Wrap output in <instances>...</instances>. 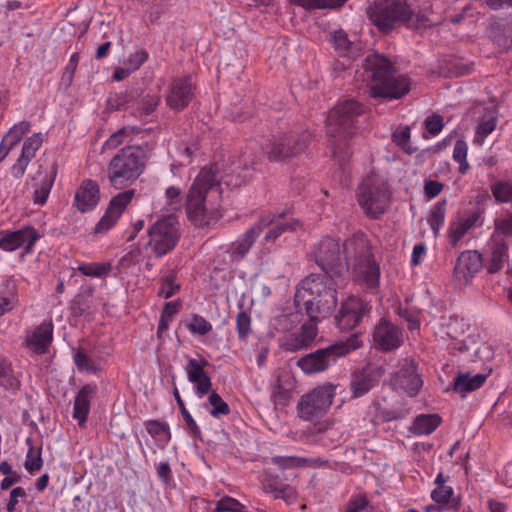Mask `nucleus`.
Masks as SVG:
<instances>
[{
	"mask_svg": "<svg viewBox=\"0 0 512 512\" xmlns=\"http://www.w3.org/2000/svg\"><path fill=\"white\" fill-rule=\"evenodd\" d=\"M364 112L365 107L362 103L347 99L338 103L327 116V136L334 157L341 162L346 161L350 155V140L356 134L358 117Z\"/></svg>",
	"mask_w": 512,
	"mask_h": 512,
	"instance_id": "3",
	"label": "nucleus"
},
{
	"mask_svg": "<svg viewBox=\"0 0 512 512\" xmlns=\"http://www.w3.org/2000/svg\"><path fill=\"white\" fill-rule=\"evenodd\" d=\"M333 41L336 50L342 55L354 57L356 55L358 45L348 39V35L342 31H336L333 35Z\"/></svg>",
	"mask_w": 512,
	"mask_h": 512,
	"instance_id": "43",
	"label": "nucleus"
},
{
	"mask_svg": "<svg viewBox=\"0 0 512 512\" xmlns=\"http://www.w3.org/2000/svg\"><path fill=\"white\" fill-rule=\"evenodd\" d=\"M343 278L321 274H310L301 281L294 296V304L303 303L306 315L311 320H322L332 314L337 306V289Z\"/></svg>",
	"mask_w": 512,
	"mask_h": 512,
	"instance_id": "1",
	"label": "nucleus"
},
{
	"mask_svg": "<svg viewBox=\"0 0 512 512\" xmlns=\"http://www.w3.org/2000/svg\"><path fill=\"white\" fill-rule=\"evenodd\" d=\"M173 395L177 402V405L179 407L181 415L185 421L187 429L189 430V433L195 439L202 440L201 430H200L199 426L197 425V423L195 422V420L193 419V417L191 416V414L189 413V411L186 409L185 404L180 396V393H179L177 387H174Z\"/></svg>",
	"mask_w": 512,
	"mask_h": 512,
	"instance_id": "40",
	"label": "nucleus"
},
{
	"mask_svg": "<svg viewBox=\"0 0 512 512\" xmlns=\"http://www.w3.org/2000/svg\"><path fill=\"white\" fill-rule=\"evenodd\" d=\"M392 141L409 155L416 151L410 144V128L408 126L396 130L392 134Z\"/></svg>",
	"mask_w": 512,
	"mask_h": 512,
	"instance_id": "51",
	"label": "nucleus"
},
{
	"mask_svg": "<svg viewBox=\"0 0 512 512\" xmlns=\"http://www.w3.org/2000/svg\"><path fill=\"white\" fill-rule=\"evenodd\" d=\"M244 506L236 499L225 496L221 498L212 512H242Z\"/></svg>",
	"mask_w": 512,
	"mask_h": 512,
	"instance_id": "56",
	"label": "nucleus"
},
{
	"mask_svg": "<svg viewBox=\"0 0 512 512\" xmlns=\"http://www.w3.org/2000/svg\"><path fill=\"white\" fill-rule=\"evenodd\" d=\"M189 381L195 385V392L200 398L207 395L212 388L211 378L206 372Z\"/></svg>",
	"mask_w": 512,
	"mask_h": 512,
	"instance_id": "57",
	"label": "nucleus"
},
{
	"mask_svg": "<svg viewBox=\"0 0 512 512\" xmlns=\"http://www.w3.org/2000/svg\"><path fill=\"white\" fill-rule=\"evenodd\" d=\"M176 272L170 271L166 275L162 276L160 279V288L158 290V296L168 299L175 295L179 289L180 285L176 283Z\"/></svg>",
	"mask_w": 512,
	"mask_h": 512,
	"instance_id": "44",
	"label": "nucleus"
},
{
	"mask_svg": "<svg viewBox=\"0 0 512 512\" xmlns=\"http://www.w3.org/2000/svg\"><path fill=\"white\" fill-rule=\"evenodd\" d=\"M362 67L370 81L371 97L399 99L410 91L409 78L397 75L395 66L386 56L372 52L365 57Z\"/></svg>",
	"mask_w": 512,
	"mask_h": 512,
	"instance_id": "2",
	"label": "nucleus"
},
{
	"mask_svg": "<svg viewBox=\"0 0 512 512\" xmlns=\"http://www.w3.org/2000/svg\"><path fill=\"white\" fill-rule=\"evenodd\" d=\"M369 501L365 495L352 497L346 507L345 512H362L367 508Z\"/></svg>",
	"mask_w": 512,
	"mask_h": 512,
	"instance_id": "64",
	"label": "nucleus"
},
{
	"mask_svg": "<svg viewBox=\"0 0 512 512\" xmlns=\"http://www.w3.org/2000/svg\"><path fill=\"white\" fill-rule=\"evenodd\" d=\"M309 136L298 133H285L274 137L266 146V154L271 161H288L302 153L308 145Z\"/></svg>",
	"mask_w": 512,
	"mask_h": 512,
	"instance_id": "14",
	"label": "nucleus"
},
{
	"mask_svg": "<svg viewBox=\"0 0 512 512\" xmlns=\"http://www.w3.org/2000/svg\"><path fill=\"white\" fill-rule=\"evenodd\" d=\"M259 235V227L254 224L243 234L239 241L232 244L230 248L231 261L238 263L244 259Z\"/></svg>",
	"mask_w": 512,
	"mask_h": 512,
	"instance_id": "30",
	"label": "nucleus"
},
{
	"mask_svg": "<svg viewBox=\"0 0 512 512\" xmlns=\"http://www.w3.org/2000/svg\"><path fill=\"white\" fill-rule=\"evenodd\" d=\"M160 103V96L157 94H146L139 101H135L134 109L131 114L139 119H145L150 116Z\"/></svg>",
	"mask_w": 512,
	"mask_h": 512,
	"instance_id": "37",
	"label": "nucleus"
},
{
	"mask_svg": "<svg viewBox=\"0 0 512 512\" xmlns=\"http://www.w3.org/2000/svg\"><path fill=\"white\" fill-rule=\"evenodd\" d=\"M18 303V290L15 282L6 280L0 288V317L12 311Z\"/></svg>",
	"mask_w": 512,
	"mask_h": 512,
	"instance_id": "34",
	"label": "nucleus"
},
{
	"mask_svg": "<svg viewBox=\"0 0 512 512\" xmlns=\"http://www.w3.org/2000/svg\"><path fill=\"white\" fill-rule=\"evenodd\" d=\"M320 320H311L305 322L298 333L290 336L284 343V348L288 352H295L302 349H307L314 342L318 329L317 322Z\"/></svg>",
	"mask_w": 512,
	"mask_h": 512,
	"instance_id": "25",
	"label": "nucleus"
},
{
	"mask_svg": "<svg viewBox=\"0 0 512 512\" xmlns=\"http://www.w3.org/2000/svg\"><path fill=\"white\" fill-rule=\"evenodd\" d=\"M293 4L306 10L338 9L348 0H291Z\"/></svg>",
	"mask_w": 512,
	"mask_h": 512,
	"instance_id": "41",
	"label": "nucleus"
},
{
	"mask_svg": "<svg viewBox=\"0 0 512 512\" xmlns=\"http://www.w3.org/2000/svg\"><path fill=\"white\" fill-rule=\"evenodd\" d=\"M468 231L462 226L460 222L453 223L449 228V243L452 247H456L458 242L465 236Z\"/></svg>",
	"mask_w": 512,
	"mask_h": 512,
	"instance_id": "63",
	"label": "nucleus"
},
{
	"mask_svg": "<svg viewBox=\"0 0 512 512\" xmlns=\"http://www.w3.org/2000/svg\"><path fill=\"white\" fill-rule=\"evenodd\" d=\"M148 241L144 244L153 255L161 258L171 252L177 245L181 233L177 218L173 215L163 216L147 230Z\"/></svg>",
	"mask_w": 512,
	"mask_h": 512,
	"instance_id": "10",
	"label": "nucleus"
},
{
	"mask_svg": "<svg viewBox=\"0 0 512 512\" xmlns=\"http://www.w3.org/2000/svg\"><path fill=\"white\" fill-rule=\"evenodd\" d=\"M140 96L138 89L125 90L119 93L110 94L107 105L112 110L134 109L135 101Z\"/></svg>",
	"mask_w": 512,
	"mask_h": 512,
	"instance_id": "35",
	"label": "nucleus"
},
{
	"mask_svg": "<svg viewBox=\"0 0 512 512\" xmlns=\"http://www.w3.org/2000/svg\"><path fill=\"white\" fill-rule=\"evenodd\" d=\"M21 373L16 371L11 361L0 357V387L12 394L21 389Z\"/></svg>",
	"mask_w": 512,
	"mask_h": 512,
	"instance_id": "29",
	"label": "nucleus"
},
{
	"mask_svg": "<svg viewBox=\"0 0 512 512\" xmlns=\"http://www.w3.org/2000/svg\"><path fill=\"white\" fill-rule=\"evenodd\" d=\"M209 365V362L205 358H189L185 366L188 380L205 373L204 368Z\"/></svg>",
	"mask_w": 512,
	"mask_h": 512,
	"instance_id": "55",
	"label": "nucleus"
},
{
	"mask_svg": "<svg viewBox=\"0 0 512 512\" xmlns=\"http://www.w3.org/2000/svg\"><path fill=\"white\" fill-rule=\"evenodd\" d=\"M220 182L215 167L202 168L196 176L186 199L188 218L195 226H206L216 219L215 213L205 203L207 193L218 191Z\"/></svg>",
	"mask_w": 512,
	"mask_h": 512,
	"instance_id": "5",
	"label": "nucleus"
},
{
	"mask_svg": "<svg viewBox=\"0 0 512 512\" xmlns=\"http://www.w3.org/2000/svg\"><path fill=\"white\" fill-rule=\"evenodd\" d=\"M134 194L135 191L131 189L123 191L114 196L110 200L104 215L95 225L93 233L102 234L111 229L116 224L128 204L132 201Z\"/></svg>",
	"mask_w": 512,
	"mask_h": 512,
	"instance_id": "17",
	"label": "nucleus"
},
{
	"mask_svg": "<svg viewBox=\"0 0 512 512\" xmlns=\"http://www.w3.org/2000/svg\"><path fill=\"white\" fill-rule=\"evenodd\" d=\"M468 146L464 140H457L453 149V159L459 163V172L466 174L470 166L467 162Z\"/></svg>",
	"mask_w": 512,
	"mask_h": 512,
	"instance_id": "50",
	"label": "nucleus"
},
{
	"mask_svg": "<svg viewBox=\"0 0 512 512\" xmlns=\"http://www.w3.org/2000/svg\"><path fill=\"white\" fill-rule=\"evenodd\" d=\"M187 329L193 334L206 335L212 330V325L204 317L193 314L191 321L186 324Z\"/></svg>",
	"mask_w": 512,
	"mask_h": 512,
	"instance_id": "53",
	"label": "nucleus"
},
{
	"mask_svg": "<svg viewBox=\"0 0 512 512\" xmlns=\"http://www.w3.org/2000/svg\"><path fill=\"white\" fill-rule=\"evenodd\" d=\"M90 352V349L83 345L73 348V361L79 372L94 373L97 371L98 364Z\"/></svg>",
	"mask_w": 512,
	"mask_h": 512,
	"instance_id": "36",
	"label": "nucleus"
},
{
	"mask_svg": "<svg viewBox=\"0 0 512 512\" xmlns=\"http://www.w3.org/2000/svg\"><path fill=\"white\" fill-rule=\"evenodd\" d=\"M484 265L482 255L477 251H464L457 258L454 276L459 281L467 283Z\"/></svg>",
	"mask_w": 512,
	"mask_h": 512,
	"instance_id": "21",
	"label": "nucleus"
},
{
	"mask_svg": "<svg viewBox=\"0 0 512 512\" xmlns=\"http://www.w3.org/2000/svg\"><path fill=\"white\" fill-rule=\"evenodd\" d=\"M147 432L153 438H159V440L168 443L171 439V432L169 425L159 420H148L145 422Z\"/></svg>",
	"mask_w": 512,
	"mask_h": 512,
	"instance_id": "47",
	"label": "nucleus"
},
{
	"mask_svg": "<svg viewBox=\"0 0 512 512\" xmlns=\"http://www.w3.org/2000/svg\"><path fill=\"white\" fill-rule=\"evenodd\" d=\"M30 127L31 125L28 121H21L15 124L3 137L4 144H8L13 148L30 131Z\"/></svg>",
	"mask_w": 512,
	"mask_h": 512,
	"instance_id": "48",
	"label": "nucleus"
},
{
	"mask_svg": "<svg viewBox=\"0 0 512 512\" xmlns=\"http://www.w3.org/2000/svg\"><path fill=\"white\" fill-rule=\"evenodd\" d=\"M395 381L409 396H415L421 388L423 381L417 372V366L413 360L405 359L400 369L395 374Z\"/></svg>",
	"mask_w": 512,
	"mask_h": 512,
	"instance_id": "23",
	"label": "nucleus"
},
{
	"mask_svg": "<svg viewBox=\"0 0 512 512\" xmlns=\"http://www.w3.org/2000/svg\"><path fill=\"white\" fill-rule=\"evenodd\" d=\"M446 200L436 203L428 217V223L433 230L434 234L437 235L440 228L443 226L446 216Z\"/></svg>",
	"mask_w": 512,
	"mask_h": 512,
	"instance_id": "46",
	"label": "nucleus"
},
{
	"mask_svg": "<svg viewBox=\"0 0 512 512\" xmlns=\"http://www.w3.org/2000/svg\"><path fill=\"white\" fill-rule=\"evenodd\" d=\"M357 199L366 216L380 218L390 204L388 183L378 175L367 176L358 187Z\"/></svg>",
	"mask_w": 512,
	"mask_h": 512,
	"instance_id": "9",
	"label": "nucleus"
},
{
	"mask_svg": "<svg viewBox=\"0 0 512 512\" xmlns=\"http://www.w3.org/2000/svg\"><path fill=\"white\" fill-rule=\"evenodd\" d=\"M345 271L351 268L356 280L374 291L379 286L380 267L373 260L371 247L364 234H355L342 244Z\"/></svg>",
	"mask_w": 512,
	"mask_h": 512,
	"instance_id": "4",
	"label": "nucleus"
},
{
	"mask_svg": "<svg viewBox=\"0 0 512 512\" xmlns=\"http://www.w3.org/2000/svg\"><path fill=\"white\" fill-rule=\"evenodd\" d=\"M109 263H82L78 266V271L88 277H103L110 271Z\"/></svg>",
	"mask_w": 512,
	"mask_h": 512,
	"instance_id": "49",
	"label": "nucleus"
},
{
	"mask_svg": "<svg viewBox=\"0 0 512 512\" xmlns=\"http://www.w3.org/2000/svg\"><path fill=\"white\" fill-rule=\"evenodd\" d=\"M148 59L146 50L141 49L131 53L124 64L129 67L132 72L138 70Z\"/></svg>",
	"mask_w": 512,
	"mask_h": 512,
	"instance_id": "58",
	"label": "nucleus"
},
{
	"mask_svg": "<svg viewBox=\"0 0 512 512\" xmlns=\"http://www.w3.org/2000/svg\"><path fill=\"white\" fill-rule=\"evenodd\" d=\"M490 189L496 202L512 204V181L498 180Z\"/></svg>",
	"mask_w": 512,
	"mask_h": 512,
	"instance_id": "42",
	"label": "nucleus"
},
{
	"mask_svg": "<svg viewBox=\"0 0 512 512\" xmlns=\"http://www.w3.org/2000/svg\"><path fill=\"white\" fill-rule=\"evenodd\" d=\"M236 328L238 338L240 340H246L251 333V317L250 315L241 310L236 316Z\"/></svg>",
	"mask_w": 512,
	"mask_h": 512,
	"instance_id": "54",
	"label": "nucleus"
},
{
	"mask_svg": "<svg viewBox=\"0 0 512 512\" xmlns=\"http://www.w3.org/2000/svg\"><path fill=\"white\" fill-rule=\"evenodd\" d=\"M497 125V113L494 109H489L482 116L479 124L476 127L475 142L482 144L484 139L494 131Z\"/></svg>",
	"mask_w": 512,
	"mask_h": 512,
	"instance_id": "38",
	"label": "nucleus"
},
{
	"mask_svg": "<svg viewBox=\"0 0 512 512\" xmlns=\"http://www.w3.org/2000/svg\"><path fill=\"white\" fill-rule=\"evenodd\" d=\"M488 374H476L471 375L470 373H460L454 379V391L461 393L465 396L467 393L479 389L486 381Z\"/></svg>",
	"mask_w": 512,
	"mask_h": 512,
	"instance_id": "32",
	"label": "nucleus"
},
{
	"mask_svg": "<svg viewBox=\"0 0 512 512\" xmlns=\"http://www.w3.org/2000/svg\"><path fill=\"white\" fill-rule=\"evenodd\" d=\"M335 390L336 385L325 383L301 396L297 403L298 416L305 421L322 418L332 404Z\"/></svg>",
	"mask_w": 512,
	"mask_h": 512,
	"instance_id": "11",
	"label": "nucleus"
},
{
	"mask_svg": "<svg viewBox=\"0 0 512 512\" xmlns=\"http://www.w3.org/2000/svg\"><path fill=\"white\" fill-rule=\"evenodd\" d=\"M297 496V492L292 486L288 484H281L278 490L276 491L274 498L282 499L286 503L291 504L297 500Z\"/></svg>",
	"mask_w": 512,
	"mask_h": 512,
	"instance_id": "60",
	"label": "nucleus"
},
{
	"mask_svg": "<svg viewBox=\"0 0 512 512\" xmlns=\"http://www.w3.org/2000/svg\"><path fill=\"white\" fill-rule=\"evenodd\" d=\"M495 233L503 236L512 235V213L507 217L496 219L494 222Z\"/></svg>",
	"mask_w": 512,
	"mask_h": 512,
	"instance_id": "62",
	"label": "nucleus"
},
{
	"mask_svg": "<svg viewBox=\"0 0 512 512\" xmlns=\"http://www.w3.org/2000/svg\"><path fill=\"white\" fill-rule=\"evenodd\" d=\"M366 14L371 23L384 34L406 25L413 17L407 0H374L367 6Z\"/></svg>",
	"mask_w": 512,
	"mask_h": 512,
	"instance_id": "7",
	"label": "nucleus"
},
{
	"mask_svg": "<svg viewBox=\"0 0 512 512\" xmlns=\"http://www.w3.org/2000/svg\"><path fill=\"white\" fill-rule=\"evenodd\" d=\"M290 215L291 208H285L281 212L269 213L258 219L255 226L259 227V234L268 229L263 238L266 243H274L284 233H293L303 228L302 221Z\"/></svg>",
	"mask_w": 512,
	"mask_h": 512,
	"instance_id": "13",
	"label": "nucleus"
},
{
	"mask_svg": "<svg viewBox=\"0 0 512 512\" xmlns=\"http://www.w3.org/2000/svg\"><path fill=\"white\" fill-rule=\"evenodd\" d=\"M371 311V305L366 300L349 296L341 302L340 308L335 315V325L341 331H349L357 327L365 316Z\"/></svg>",
	"mask_w": 512,
	"mask_h": 512,
	"instance_id": "15",
	"label": "nucleus"
},
{
	"mask_svg": "<svg viewBox=\"0 0 512 512\" xmlns=\"http://www.w3.org/2000/svg\"><path fill=\"white\" fill-rule=\"evenodd\" d=\"M447 476L440 472L435 478V488L431 492V498L438 504L449 505V509L457 511L460 507V497H453L454 490L451 486H447Z\"/></svg>",
	"mask_w": 512,
	"mask_h": 512,
	"instance_id": "26",
	"label": "nucleus"
},
{
	"mask_svg": "<svg viewBox=\"0 0 512 512\" xmlns=\"http://www.w3.org/2000/svg\"><path fill=\"white\" fill-rule=\"evenodd\" d=\"M146 154L139 146L122 148L109 162L107 177L109 183L122 189L135 182L145 168Z\"/></svg>",
	"mask_w": 512,
	"mask_h": 512,
	"instance_id": "6",
	"label": "nucleus"
},
{
	"mask_svg": "<svg viewBox=\"0 0 512 512\" xmlns=\"http://www.w3.org/2000/svg\"><path fill=\"white\" fill-rule=\"evenodd\" d=\"M100 188L96 181L84 180L74 196V206L81 213L92 211L99 203Z\"/></svg>",
	"mask_w": 512,
	"mask_h": 512,
	"instance_id": "22",
	"label": "nucleus"
},
{
	"mask_svg": "<svg viewBox=\"0 0 512 512\" xmlns=\"http://www.w3.org/2000/svg\"><path fill=\"white\" fill-rule=\"evenodd\" d=\"M507 250V245L503 241H494L492 243L490 254L484 260L488 273H497L504 267L508 258Z\"/></svg>",
	"mask_w": 512,
	"mask_h": 512,
	"instance_id": "31",
	"label": "nucleus"
},
{
	"mask_svg": "<svg viewBox=\"0 0 512 512\" xmlns=\"http://www.w3.org/2000/svg\"><path fill=\"white\" fill-rule=\"evenodd\" d=\"M342 254V245L339 240L324 237L314 246L311 257L324 272L322 275L343 278L345 264Z\"/></svg>",
	"mask_w": 512,
	"mask_h": 512,
	"instance_id": "12",
	"label": "nucleus"
},
{
	"mask_svg": "<svg viewBox=\"0 0 512 512\" xmlns=\"http://www.w3.org/2000/svg\"><path fill=\"white\" fill-rule=\"evenodd\" d=\"M95 392L96 386L87 384L78 391L75 397L73 406V418L78 421V424L81 427H83L86 423L90 411V402Z\"/></svg>",
	"mask_w": 512,
	"mask_h": 512,
	"instance_id": "27",
	"label": "nucleus"
},
{
	"mask_svg": "<svg viewBox=\"0 0 512 512\" xmlns=\"http://www.w3.org/2000/svg\"><path fill=\"white\" fill-rule=\"evenodd\" d=\"M40 237L41 235L31 225L24 226L15 231H1L0 248L7 252L24 248L25 253L28 254L32 252L35 243Z\"/></svg>",
	"mask_w": 512,
	"mask_h": 512,
	"instance_id": "16",
	"label": "nucleus"
},
{
	"mask_svg": "<svg viewBox=\"0 0 512 512\" xmlns=\"http://www.w3.org/2000/svg\"><path fill=\"white\" fill-rule=\"evenodd\" d=\"M37 171L33 175V181H40L41 178H46L48 174L51 173L52 170L55 171V176L57 175V164L56 162H48L46 159L37 160Z\"/></svg>",
	"mask_w": 512,
	"mask_h": 512,
	"instance_id": "59",
	"label": "nucleus"
},
{
	"mask_svg": "<svg viewBox=\"0 0 512 512\" xmlns=\"http://www.w3.org/2000/svg\"><path fill=\"white\" fill-rule=\"evenodd\" d=\"M55 181V171L52 170L46 178H41L40 181H35L34 192L32 200L34 204L43 205L46 203L47 198L50 194L51 188Z\"/></svg>",
	"mask_w": 512,
	"mask_h": 512,
	"instance_id": "39",
	"label": "nucleus"
},
{
	"mask_svg": "<svg viewBox=\"0 0 512 512\" xmlns=\"http://www.w3.org/2000/svg\"><path fill=\"white\" fill-rule=\"evenodd\" d=\"M26 443L29 445V449L26 454V459L24 461V468L30 473L34 474L39 471L42 467L43 461L41 457V447L37 450L34 449L32 445V440L28 438Z\"/></svg>",
	"mask_w": 512,
	"mask_h": 512,
	"instance_id": "45",
	"label": "nucleus"
},
{
	"mask_svg": "<svg viewBox=\"0 0 512 512\" xmlns=\"http://www.w3.org/2000/svg\"><path fill=\"white\" fill-rule=\"evenodd\" d=\"M53 324L51 321H43L27 339L28 346L35 352L43 354L52 342Z\"/></svg>",
	"mask_w": 512,
	"mask_h": 512,
	"instance_id": "28",
	"label": "nucleus"
},
{
	"mask_svg": "<svg viewBox=\"0 0 512 512\" xmlns=\"http://www.w3.org/2000/svg\"><path fill=\"white\" fill-rule=\"evenodd\" d=\"M194 97V86L190 77L174 79L166 96L167 105L174 110H183Z\"/></svg>",
	"mask_w": 512,
	"mask_h": 512,
	"instance_id": "19",
	"label": "nucleus"
},
{
	"mask_svg": "<svg viewBox=\"0 0 512 512\" xmlns=\"http://www.w3.org/2000/svg\"><path fill=\"white\" fill-rule=\"evenodd\" d=\"M424 125L431 135H438L444 126L443 117L438 114H433L425 119Z\"/></svg>",
	"mask_w": 512,
	"mask_h": 512,
	"instance_id": "61",
	"label": "nucleus"
},
{
	"mask_svg": "<svg viewBox=\"0 0 512 512\" xmlns=\"http://www.w3.org/2000/svg\"><path fill=\"white\" fill-rule=\"evenodd\" d=\"M381 372L378 369L365 367L354 371L350 376V391L352 398L366 395L380 381Z\"/></svg>",
	"mask_w": 512,
	"mask_h": 512,
	"instance_id": "20",
	"label": "nucleus"
},
{
	"mask_svg": "<svg viewBox=\"0 0 512 512\" xmlns=\"http://www.w3.org/2000/svg\"><path fill=\"white\" fill-rule=\"evenodd\" d=\"M42 142L43 139L40 133H35L24 141L21 155L11 168V174L14 178L20 179L24 176L27 166L35 157V154L40 149Z\"/></svg>",
	"mask_w": 512,
	"mask_h": 512,
	"instance_id": "24",
	"label": "nucleus"
},
{
	"mask_svg": "<svg viewBox=\"0 0 512 512\" xmlns=\"http://www.w3.org/2000/svg\"><path fill=\"white\" fill-rule=\"evenodd\" d=\"M442 419L438 414H420L415 417L409 431L415 435H429L441 424Z\"/></svg>",
	"mask_w": 512,
	"mask_h": 512,
	"instance_id": "33",
	"label": "nucleus"
},
{
	"mask_svg": "<svg viewBox=\"0 0 512 512\" xmlns=\"http://www.w3.org/2000/svg\"><path fill=\"white\" fill-rule=\"evenodd\" d=\"M362 342L357 334H353L345 341H335L325 348L311 352L297 361V366L305 374H315L327 370L338 359L361 347Z\"/></svg>",
	"mask_w": 512,
	"mask_h": 512,
	"instance_id": "8",
	"label": "nucleus"
},
{
	"mask_svg": "<svg viewBox=\"0 0 512 512\" xmlns=\"http://www.w3.org/2000/svg\"><path fill=\"white\" fill-rule=\"evenodd\" d=\"M208 403L212 407L210 410V414L215 418H218L220 416H226L230 413L229 405L216 392H212L209 395Z\"/></svg>",
	"mask_w": 512,
	"mask_h": 512,
	"instance_id": "52",
	"label": "nucleus"
},
{
	"mask_svg": "<svg viewBox=\"0 0 512 512\" xmlns=\"http://www.w3.org/2000/svg\"><path fill=\"white\" fill-rule=\"evenodd\" d=\"M373 341L377 348L393 351L402 345L403 333L399 327L383 318L374 328Z\"/></svg>",
	"mask_w": 512,
	"mask_h": 512,
	"instance_id": "18",
	"label": "nucleus"
}]
</instances>
